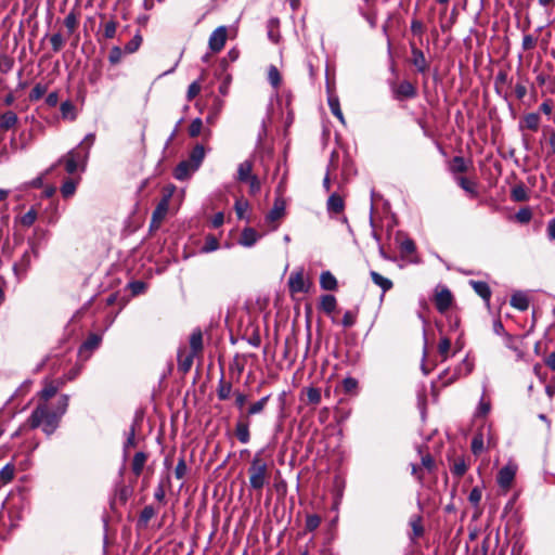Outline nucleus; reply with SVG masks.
I'll use <instances>...</instances> for the list:
<instances>
[{
	"mask_svg": "<svg viewBox=\"0 0 555 555\" xmlns=\"http://www.w3.org/2000/svg\"><path fill=\"white\" fill-rule=\"evenodd\" d=\"M513 79L508 76V70L506 68H501L494 78V91L499 96H502L504 100H507L511 93L507 90H504V86H511Z\"/></svg>",
	"mask_w": 555,
	"mask_h": 555,
	"instance_id": "1a4fd4ad",
	"label": "nucleus"
},
{
	"mask_svg": "<svg viewBox=\"0 0 555 555\" xmlns=\"http://www.w3.org/2000/svg\"><path fill=\"white\" fill-rule=\"evenodd\" d=\"M270 400V395L260 398L259 400L250 403L246 411L238 413L235 424L234 435L241 443H248L250 441V424L254 415L260 414L266 409Z\"/></svg>",
	"mask_w": 555,
	"mask_h": 555,
	"instance_id": "f03ea898",
	"label": "nucleus"
},
{
	"mask_svg": "<svg viewBox=\"0 0 555 555\" xmlns=\"http://www.w3.org/2000/svg\"><path fill=\"white\" fill-rule=\"evenodd\" d=\"M509 304L519 311H526L529 308V298L522 292H516L512 295Z\"/></svg>",
	"mask_w": 555,
	"mask_h": 555,
	"instance_id": "c756f323",
	"label": "nucleus"
},
{
	"mask_svg": "<svg viewBox=\"0 0 555 555\" xmlns=\"http://www.w3.org/2000/svg\"><path fill=\"white\" fill-rule=\"evenodd\" d=\"M139 49V30H137L133 36H132V39L127 42L124 47L122 52L125 55H128V54H132L134 53L137 50Z\"/></svg>",
	"mask_w": 555,
	"mask_h": 555,
	"instance_id": "13d9d810",
	"label": "nucleus"
},
{
	"mask_svg": "<svg viewBox=\"0 0 555 555\" xmlns=\"http://www.w3.org/2000/svg\"><path fill=\"white\" fill-rule=\"evenodd\" d=\"M50 43L52 46V51L57 53L62 50L65 44V39L60 33H55L50 37Z\"/></svg>",
	"mask_w": 555,
	"mask_h": 555,
	"instance_id": "e2e57ef3",
	"label": "nucleus"
},
{
	"mask_svg": "<svg viewBox=\"0 0 555 555\" xmlns=\"http://www.w3.org/2000/svg\"><path fill=\"white\" fill-rule=\"evenodd\" d=\"M359 313V308H356V310H348L344 313L341 325L345 328H350L357 323V318Z\"/></svg>",
	"mask_w": 555,
	"mask_h": 555,
	"instance_id": "09e8293b",
	"label": "nucleus"
},
{
	"mask_svg": "<svg viewBox=\"0 0 555 555\" xmlns=\"http://www.w3.org/2000/svg\"><path fill=\"white\" fill-rule=\"evenodd\" d=\"M370 275H371L373 283L375 285L379 286L382 288L383 293H386L392 288V286H393L392 281L383 276L378 272L371 271Z\"/></svg>",
	"mask_w": 555,
	"mask_h": 555,
	"instance_id": "e433bc0d",
	"label": "nucleus"
},
{
	"mask_svg": "<svg viewBox=\"0 0 555 555\" xmlns=\"http://www.w3.org/2000/svg\"><path fill=\"white\" fill-rule=\"evenodd\" d=\"M102 343V335L96 333H91L85 341L81 344L79 348V352L82 353L83 351L93 352L96 350Z\"/></svg>",
	"mask_w": 555,
	"mask_h": 555,
	"instance_id": "a878e982",
	"label": "nucleus"
},
{
	"mask_svg": "<svg viewBox=\"0 0 555 555\" xmlns=\"http://www.w3.org/2000/svg\"><path fill=\"white\" fill-rule=\"evenodd\" d=\"M268 80L273 88H279L282 82V76L276 66L271 65L268 70Z\"/></svg>",
	"mask_w": 555,
	"mask_h": 555,
	"instance_id": "603ef678",
	"label": "nucleus"
},
{
	"mask_svg": "<svg viewBox=\"0 0 555 555\" xmlns=\"http://www.w3.org/2000/svg\"><path fill=\"white\" fill-rule=\"evenodd\" d=\"M285 215V202L282 198L274 201L273 207L266 216V220L270 223L279 221Z\"/></svg>",
	"mask_w": 555,
	"mask_h": 555,
	"instance_id": "412c9836",
	"label": "nucleus"
},
{
	"mask_svg": "<svg viewBox=\"0 0 555 555\" xmlns=\"http://www.w3.org/2000/svg\"><path fill=\"white\" fill-rule=\"evenodd\" d=\"M306 403L315 406L321 402V390L317 387H309L306 389Z\"/></svg>",
	"mask_w": 555,
	"mask_h": 555,
	"instance_id": "a18cd8bd",
	"label": "nucleus"
},
{
	"mask_svg": "<svg viewBox=\"0 0 555 555\" xmlns=\"http://www.w3.org/2000/svg\"><path fill=\"white\" fill-rule=\"evenodd\" d=\"M77 24L78 21L76 14L74 12H69L64 18V25L67 28L69 35L75 31Z\"/></svg>",
	"mask_w": 555,
	"mask_h": 555,
	"instance_id": "338daca9",
	"label": "nucleus"
},
{
	"mask_svg": "<svg viewBox=\"0 0 555 555\" xmlns=\"http://www.w3.org/2000/svg\"><path fill=\"white\" fill-rule=\"evenodd\" d=\"M253 162L251 160H244L238 165L237 168V181L240 182H247V180L251 179L256 175H253Z\"/></svg>",
	"mask_w": 555,
	"mask_h": 555,
	"instance_id": "72a5a7b5",
	"label": "nucleus"
},
{
	"mask_svg": "<svg viewBox=\"0 0 555 555\" xmlns=\"http://www.w3.org/2000/svg\"><path fill=\"white\" fill-rule=\"evenodd\" d=\"M522 517L524 514L519 511V507L516 506V496H514L505 505L502 518H506L507 520H521Z\"/></svg>",
	"mask_w": 555,
	"mask_h": 555,
	"instance_id": "4be33fe9",
	"label": "nucleus"
},
{
	"mask_svg": "<svg viewBox=\"0 0 555 555\" xmlns=\"http://www.w3.org/2000/svg\"><path fill=\"white\" fill-rule=\"evenodd\" d=\"M279 26H280V21L278 17H272L268 21V24H267L268 37L274 43L279 42V38H280Z\"/></svg>",
	"mask_w": 555,
	"mask_h": 555,
	"instance_id": "79ce46f5",
	"label": "nucleus"
},
{
	"mask_svg": "<svg viewBox=\"0 0 555 555\" xmlns=\"http://www.w3.org/2000/svg\"><path fill=\"white\" fill-rule=\"evenodd\" d=\"M392 96L397 101H404L417 96V88L409 80H403L400 83H391Z\"/></svg>",
	"mask_w": 555,
	"mask_h": 555,
	"instance_id": "423d86ee",
	"label": "nucleus"
},
{
	"mask_svg": "<svg viewBox=\"0 0 555 555\" xmlns=\"http://www.w3.org/2000/svg\"><path fill=\"white\" fill-rule=\"evenodd\" d=\"M359 383L353 377H346L341 382V389L346 395L354 396L358 391Z\"/></svg>",
	"mask_w": 555,
	"mask_h": 555,
	"instance_id": "c03bdc74",
	"label": "nucleus"
},
{
	"mask_svg": "<svg viewBox=\"0 0 555 555\" xmlns=\"http://www.w3.org/2000/svg\"><path fill=\"white\" fill-rule=\"evenodd\" d=\"M138 210L139 198L135 199L131 214L124 221L121 230L122 235L133 234L139 229V217L137 216Z\"/></svg>",
	"mask_w": 555,
	"mask_h": 555,
	"instance_id": "dca6fc26",
	"label": "nucleus"
},
{
	"mask_svg": "<svg viewBox=\"0 0 555 555\" xmlns=\"http://www.w3.org/2000/svg\"><path fill=\"white\" fill-rule=\"evenodd\" d=\"M61 418L52 413L46 403L38 404L27 420V425L30 429L41 427L48 437L59 428Z\"/></svg>",
	"mask_w": 555,
	"mask_h": 555,
	"instance_id": "7ed1b4c3",
	"label": "nucleus"
},
{
	"mask_svg": "<svg viewBox=\"0 0 555 555\" xmlns=\"http://www.w3.org/2000/svg\"><path fill=\"white\" fill-rule=\"evenodd\" d=\"M88 159V151L81 153L78 149H72L65 156L57 160V164L64 163L67 173L73 175L78 169L79 164L83 167Z\"/></svg>",
	"mask_w": 555,
	"mask_h": 555,
	"instance_id": "39448f33",
	"label": "nucleus"
},
{
	"mask_svg": "<svg viewBox=\"0 0 555 555\" xmlns=\"http://www.w3.org/2000/svg\"><path fill=\"white\" fill-rule=\"evenodd\" d=\"M139 172V165L137 162L135 154L133 157H125L120 162L119 166V177L121 181L127 184H133L134 195L139 196V183L137 182V176Z\"/></svg>",
	"mask_w": 555,
	"mask_h": 555,
	"instance_id": "20e7f679",
	"label": "nucleus"
},
{
	"mask_svg": "<svg viewBox=\"0 0 555 555\" xmlns=\"http://www.w3.org/2000/svg\"><path fill=\"white\" fill-rule=\"evenodd\" d=\"M219 248V241L218 238L212 235V234H208L206 237H205V243L202 247V251L204 253H210V251H214L216 249Z\"/></svg>",
	"mask_w": 555,
	"mask_h": 555,
	"instance_id": "5fc2aeb1",
	"label": "nucleus"
},
{
	"mask_svg": "<svg viewBox=\"0 0 555 555\" xmlns=\"http://www.w3.org/2000/svg\"><path fill=\"white\" fill-rule=\"evenodd\" d=\"M31 253H35L33 247L25 250L21 259L13 264V272L18 280L25 278L28 269L30 268Z\"/></svg>",
	"mask_w": 555,
	"mask_h": 555,
	"instance_id": "4468645a",
	"label": "nucleus"
},
{
	"mask_svg": "<svg viewBox=\"0 0 555 555\" xmlns=\"http://www.w3.org/2000/svg\"><path fill=\"white\" fill-rule=\"evenodd\" d=\"M170 197V193L164 194L162 199L158 202L152 215V220L150 224L151 231L157 230L160 227L163 220L165 219L168 212Z\"/></svg>",
	"mask_w": 555,
	"mask_h": 555,
	"instance_id": "0eeeda50",
	"label": "nucleus"
},
{
	"mask_svg": "<svg viewBox=\"0 0 555 555\" xmlns=\"http://www.w3.org/2000/svg\"><path fill=\"white\" fill-rule=\"evenodd\" d=\"M234 396V406L237 409L238 413H243L246 411V403L248 402V396L240 390L233 391Z\"/></svg>",
	"mask_w": 555,
	"mask_h": 555,
	"instance_id": "49530a36",
	"label": "nucleus"
},
{
	"mask_svg": "<svg viewBox=\"0 0 555 555\" xmlns=\"http://www.w3.org/2000/svg\"><path fill=\"white\" fill-rule=\"evenodd\" d=\"M541 125L539 112L526 113L519 121V130H530L537 132Z\"/></svg>",
	"mask_w": 555,
	"mask_h": 555,
	"instance_id": "a211bd4d",
	"label": "nucleus"
},
{
	"mask_svg": "<svg viewBox=\"0 0 555 555\" xmlns=\"http://www.w3.org/2000/svg\"><path fill=\"white\" fill-rule=\"evenodd\" d=\"M337 308V300L334 295H322L320 298V307L319 309L326 313L327 315L332 314Z\"/></svg>",
	"mask_w": 555,
	"mask_h": 555,
	"instance_id": "7c9ffc66",
	"label": "nucleus"
},
{
	"mask_svg": "<svg viewBox=\"0 0 555 555\" xmlns=\"http://www.w3.org/2000/svg\"><path fill=\"white\" fill-rule=\"evenodd\" d=\"M449 170L456 173H465L468 170V164L463 156H454L449 162Z\"/></svg>",
	"mask_w": 555,
	"mask_h": 555,
	"instance_id": "f704fd0d",
	"label": "nucleus"
},
{
	"mask_svg": "<svg viewBox=\"0 0 555 555\" xmlns=\"http://www.w3.org/2000/svg\"><path fill=\"white\" fill-rule=\"evenodd\" d=\"M17 121V115L12 111H8L0 116V130L7 131L13 128Z\"/></svg>",
	"mask_w": 555,
	"mask_h": 555,
	"instance_id": "c9c22d12",
	"label": "nucleus"
},
{
	"mask_svg": "<svg viewBox=\"0 0 555 555\" xmlns=\"http://www.w3.org/2000/svg\"><path fill=\"white\" fill-rule=\"evenodd\" d=\"M470 449L474 455H479L483 450V436L481 433L476 434L472 439Z\"/></svg>",
	"mask_w": 555,
	"mask_h": 555,
	"instance_id": "4d7b16f0",
	"label": "nucleus"
},
{
	"mask_svg": "<svg viewBox=\"0 0 555 555\" xmlns=\"http://www.w3.org/2000/svg\"><path fill=\"white\" fill-rule=\"evenodd\" d=\"M249 489L261 495L262 490L270 483L271 472L268 462L263 457V451L255 453L247 468Z\"/></svg>",
	"mask_w": 555,
	"mask_h": 555,
	"instance_id": "f257e3e1",
	"label": "nucleus"
},
{
	"mask_svg": "<svg viewBox=\"0 0 555 555\" xmlns=\"http://www.w3.org/2000/svg\"><path fill=\"white\" fill-rule=\"evenodd\" d=\"M421 456V463L422 467L417 465H412V474L420 480L423 481V468H425L428 473H433L436 469V462L430 453H422V450L420 449Z\"/></svg>",
	"mask_w": 555,
	"mask_h": 555,
	"instance_id": "f8f14e48",
	"label": "nucleus"
},
{
	"mask_svg": "<svg viewBox=\"0 0 555 555\" xmlns=\"http://www.w3.org/2000/svg\"><path fill=\"white\" fill-rule=\"evenodd\" d=\"M451 349V339L448 337H442L438 345V352L442 359V361L449 358V352Z\"/></svg>",
	"mask_w": 555,
	"mask_h": 555,
	"instance_id": "6e6d98bb",
	"label": "nucleus"
},
{
	"mask_svg": "<svg viewBox=\"0 0 555 555\" xmlns=\"http://www.w3.org/2000/svg\"><path fill=\"white\" fill-rule=\"evenodd\" d=\"M196 169H193V164L189 163L188 159L180 162L173 171V177L179 181H184L190 178L191 173Z\"/></svg>",
	"mask_w": 555,
	"mask_h": 555,
	"instance_id": "5701e85b",
	"label": "nucleus"
},
{
	"mask_svg": "<svg viewBox=\"0 0 555 555\" xmlns=\"http://www.w3.org/2000/svg\"><path fill=\"white\" fill-rule=\"evenodd\" d=\"M190 352H194L195 354H201L204 350L203 343V333L199 328H196L192 332L190 336Z\"/></svg>",
	"mask_w": 555,
	"mask_h": 555,
	"instance_id": "cd10ccee",
	"label": "nucleus"
},
{
	"mask_svg": "<svg viewBox=\"0 0 555 555\" xmlns=\"http://www.w3.org/2000/svg\"><path fill=\"white\" fill-rule=\"evenodd\" d=\"M328 106L332 112V114L337 117L343 124H345L344 114L340 109L339 100L337 96H330L328 98Z\"/></svg>",
	"mask_w": 555,
	"mask_h": 555,
	"instance_id": "8fccbe9b",
	"label": "nucleus"
},
{
	"mask_svg": "<svg viewBox=\"0 0 555 555\" xmlns=\"http://www.w3.org/2000/svg\"><path fill=\"white\" fill-rule=\"evenodd\" d=\"M400 254L403 259H406L412 263L421 262V259L418 258V256H416V244L410 237L402 241L400 245Z\"/></svg>",
	"mask_w": 555,
	"mask_h": 555,
	"instance_id": "6ab92c4d",
	"label": "nucleus"
},
{
	"mask_svg": "<svg viewBox=\"0 0 555 555\" xmlns=\"http://www.w3.org/2000/svg\"><path fill=\"white\" fill-rule=\"evenodd\" d=\"M291 293H307L308 287L305 283L304 273L301 271L292 273L288 279Z\"/></svg>",
	"mask_w": 555,
	"mask_h": 555,
	"instance_id": "aec40b11",
	"label": "nucleus"
},
{
	"mask_svg": "<svg viewBox=\"0 0 555 555\" xmlns=\"http://www.w3.org/2000/svg\"><path fill=\"white\" fill-rule=\"evenodd\" d=\"M326 206L328 212L339 215L345 210V201L338 193H333L330 195Z\"/></svg>",
	"mask_w": 555,
	"mask_h": 555,
	"instance_id": "393cba45",
	"label": "nucleus"
},
{
	"mask_svg": "<svg viewBox=\"0 0 555 555\" xmlns=\"http://www.w3.org/2000/svg\"><path fill=\"white\" fill-rule=\"evenodd\" d=\"M448 461L450 463V472L457 480L466 474L470 465V459L465 456L448 455Z\"/></svg>",
	"mask_w": 555,
	"mask_h": 555,
	"instance_id": "6e6552de",
	"label": "nucleus"
},
{
	"mask_svg": "<svg viewBox=\"0 0 555 555\" xmlns=\"http://www.w3.org/2000/svg\"><path fill=\"white\" fill-rule=\"evenodd\" d=\"M47 90H48V88L46 85L36 83L29 93V100L31 102L38 101L46 94Z\"/></svg>",
	"mask_w": 555,
	"mask_h": 555,
	"instance_id": "052dcab7",
	"label": "nucleus"
},
{
	"mask_svg": "<svg viewBox=\"0 0 555 555\" xmlns=\"http://www.w3.org/2000/svg\"><path fill=\"white\" fill-rule=\"evenodd\" d=\"M59 391L57 386L53 383L47 384L38 393L39 398L44 402L54 397Z\"/></svg>",
	"mask_w": 555,
	"mask_h": 555,
	"instance_id": "3c124183",
	"label": "nucleus"
},
{
	"mask_svg": "<svg viewBox=\"0 0 555 555\" xmlns=\"http://www.w3.org/2000/svg\"><path fill=\"white\" fill-rule=\"evenodd\" d=\"M205 158V149L202 144H196L189 155V163L193 164V169H198Z\"/></svg>",
	"mask_w": 555,
	"mask_h": 555,
	"instance_id": "473e14b6",
	"label": "nucleus"
},
{
	"mask_svg": "<svg viewBox=\"0 0 555 555\" xmlns=\"http://www.w3.org/2000/svg\"><path fill=\"white\" fill-rule=\"evenodd\" d=\"M61 115L63 119L75 120L77 117L76 106L72 101H64L60 106Z\"/></svg>",
	"mask_w": 555,
	"mask_h": 555,
	"instance_id": "ea45409f",
	"label": "nucleus"
},
{
	"mask_svg": "<svg viewBox=\"0 0 555 555\" xmlns=\"http://www.w3.org/2000/svg\"><path fill=\"white\" fill-rule=\"evenodd\" d=\"M95 141V134L94 133H88L83 140L79 143L78 146H76L75 149H78L81 153L88 151V154L90 153V149L91 146L93 145Z\"/></svg>",
	"mask_w": 555,
	"mask_h": 555,
	"instance_id": "680f3d73",
	"label": "nucleus"
},
{
	"mask_svg": "<svg viewBox=\"0 0 555 555\" xmlns=\"http://www.w3.org/2000/svg\"><path fill=\"white\" fill-rule=\"evenodd\" d=\"M258 240L257 231L253 228H245L242 231L240 244L246 247L253 246Z\"/></svg>",
	"mask_w": 555,
	"mask_h": 555,
	"instance_id": "4c0bfd02",
	"label": "nucleus"
},
{
	"mask_svg": "<svg viewBox=\"0 0 555 555\" xmlns=\"http://www.w3.org/2000/svg\"><path fill=\"white\" fill-rule=\"evenodd\" d=\"M515 475L516 467L506 465L499 470L496 481L502 489L507 490L513 485Z\"/></svg>",
	"mask_w": 555,
	"mask_h": 555,
	"instance_id": "f3484780",
	"label": "nucleus"
},
{
	"mask_svg": "<svg viewBox=\"0 0 555 555\" xmlns=\"http://www.w3.org/2000/svg\"><path fill=\"white\" fill-rule=\"evenodd\" d=\"M160 506H156L155 503H151L144 506L141 511V520H150L158 514Z\"/></svg>",
	"mask_w": 555,
	"mask_h": 555,
	"instance_id": "864d4df0",
	"label": "nucleus"
},
{
	"mask_svg": "<svg viewBox=\"0 0 555 555\" xmlns=\"http://www.w3.org/2000/svg\"><path fill=\"white\" fill-rule=\"evenodd\" d=\"M320 286L324 291H336L338 282L331 271H323L320 275Z\"/></svg>",
	"mask_w": 555,
	"mask_h": 555,
	"instance_id": "2f4dec72",
	"label": "nucleus"
},
{
	"mask_svg": "<svg viewBox=\"0 0 555 555\" xmlns=\"http://www.w3.org/2000/svg\"><path fill=\"white\" fill-rule=\"evenodd\" d=\"M203 130V120L201 118H195L191 121L188 133L191 138H197Z\"/></svg>",
	"mask_w": 555,
	"mask_h": 555,
	"instance_id": "bf43d9fd",
	"label": "nucleus"
},
{
	"mask_svg": "<svg viewBox=\"0 0 555 555\" xmlns=\"http://www.w3.org/2000/svg\"><path fill=\"white\" fill-rule=\"evenodd\" d=\"M68 404H69V396L64 393L59 398L54 410H52L51 412L54 413L60 418H62V416L66 413V411L68 409Z\"/></svg>",
	"mask_w": 555,
	"mask_h": 555,
	"instance_id": "37998d69",
	"label": "nucleus"
},
{
	"mask_svg": "<svg viewBox=\"0 0 555 555\" xmlns=\"http://www.w3.org/2000/svg\"><path fill=\"white\" fill-rule=\"evenodd\" d=\"M227 38H228L227 27L225 26L217 27L211 33V35L209 37V40H208L209 49L215 53L220 52L224 48Z\"/></svg>",
	"mask_w": 555,
	"mask_h": 555,
	"instance_id": "9b49d317",
	"label": "nucleus"
},
{
	"mask_svg": "<svg viewBox=\"0 0 555 555\" xmlns=\"http://www.w3.org/2000/svg\"><path fill=\"white\" fill-rule=\"evenodd\" d=\"M515 219L520 223H528L532 219V210L529 207H522L516 212Z\"/></svg>",
	"mask_w": 555,
	"mask_h": 555,
	"instance_id": "0e129e2a",
	"label": "nucleus"
},
{
	"mask_svg": "<svg viewBox=\"0 0 555 555\" xmlns=\"http://www.w3.org/2000/svg\"><path fill=\"white\" fill-rule=\"evenodd\" d=\"M76 182L74 180H66L63 182L62 186H61V193L63 195V197L67 198V197H70L72 195H74L75 191H76Z\"/></svg>",
	"mask_w": 555,
	"mask_h": 555,
	"instance_id": "69168bd1",
	"label": "nucleus"
},
{
	"mask_svg": "<svg viewBox=\"0 0 555 555\" xmlns=\"http://www.w3.org/2000/svg\"><path fill=\"white\" fill-rule=\"evenodd\" d=\"M232 383L231 382H227L224 379V375L222 374L219 382H218V385H217V397L220 401H225L230 398L231 393H232Z\"/></svg>",
	"mask_w": 555,
	"mask_h": 555,
	"instance_id": "c85d7f7f",
	"label": "nucleus"
},
{
	"mask_svg": "<svg viewBox=\"0 0 555 555\" xmlns=\"http://www.w3.org/2000/svg\"><path fill=\"white\" fill-rule=\"evenodd\" d=\"M456 182L457 184L466 192L468 193L472 197H477L478 196V191H477V183L467 179L466 177H459L456 178Z\"/></svg>",
	"mask_w": 555,
	"mask_h": 555,
	"instance_id": "a19ab883",
	"label": "nucleus"
},
{
	"mask_svg": "<svg viewBox=\"0 0 555 555\" xmlns=\"http://www.w3.org/2000/svg\"><path fill=\"white\" fill-rule=\"evenodd\" d=\"M511 198L517 203L527 202L529 199V195L524 183L520 182L513 186L511 191Z\"/></svg>",
	"mask_w": 555,
	"mask_h": 555,
	"instance_id": "58836bf2",
	"label": "nucleus"
},
{
	"mask_svg": "<svg viewBox=\"0 0 555 555\" xmlns=\"http://www.w3.org/2000/svg\"><path fill=\"white\" fill-rule=\"evenodd\" d=\"M124 55L125 54H124L122 50L119 47L115 46L109 51L108 62L112 65H116V64H118L121 61Z\"/></svg>",
	"mask_w": 555,
	"mask_h": 555,
	"instance_id": "774afa93",
	"label": "nucleus"
},
{
	"mask_svg": "<svg viewBox=\"0 0 555 555\" xmlns=\"http://www.w3.org/2000/svg\"><path fill=\"white\" fill-rule=\"evenodd\" d=\"M434 304L440 313L448 311L453 304V295L451 291L443 287L440 292H437L434 298Z\"/></svg>",
	"mask_w": 555,
	"mask_h": 555,
	"instance_id": "ddd939ff",
	"label": "nucleus"
},
{
	"mask_svg": "<svg viewBox=\"0 0 555 555\" xmlns=\"http://www.w3.org/2000/svg\"><path fill=\"white\" fill-rule=\"evenodd\" d=\"M197 354L194 352L188 351L185 348H180L178 350V371L184 376L186 375L193 365L194 358Z\"/></svg>",
	"mask_w": 555,
	"mask_h": 555,
	"instance_id": "2eb2a0df",
	"label": "nucleus"
},
{
	"mask_svg": "<svg viewBox=\"0 0 555 555\" xmlns=\"http://www.w3.org/2000/svg\"><path fill=\"white\" fill-rule=\"evenodd\" d=\"M411 49V64L416 68V70L421 74H425L429 69V63L425 57L424 52L418 49L414 42H410Z\"/></svg>",
	"mask_w": 555,
	"mask_h": 555,
	"instance_id": "9d476101",
	"label": "nucleus"
},
{
	"mask_svg": "<svg viewBox=\"0 0 555 555\" xmlns=\"http://www.w3.org/2000/svg\"><path fill=\"white\" fill-rule=\"evenodd\" d=\"M224 102L219 98H214L212 104L209 107L208 115L206 117V122L210 126H214L219 118V115L223 108Z\"/></svg>",
	"mask_w": 555,
	"mask_h": 555,
	"instance_id": "bb28decb",
	"label": "nucleus"
},
{
	"mask_svg": "<svg viewBox=\"0 0 555 555\" xmlns=\"http://www.w3.org/2000/svg\"><path fill=\"white\" fill-rule=\"evenodd\" d=\"M470 286L475 291V293L480 296L485 302L489 306L491 298V288L487 282L483 281H469Z\"/></svg>",
	"mask_w": 555,
	"mask_h": 555,
	"instance_id": "b1692460",
	"label": "nucleus"
},
{
	"mask_svg": "<svg viewBox=\"0 0 555 555\" xmlns=\"http://www.w3.org/2000/svg\"><path fill=\"white\" fill-rule=\"evenodd\" d=\"M132 494V488L130 487H122L118 490V492L115 494V498L112 502V505L115 506L117 504H126L128 501V498Z\"/></svg>",
	"mask_w": 555,
	"mask_h": 555,
	"instance_id": "de8ad7c7",
	"label": "nucleus"
}]
</instances>
